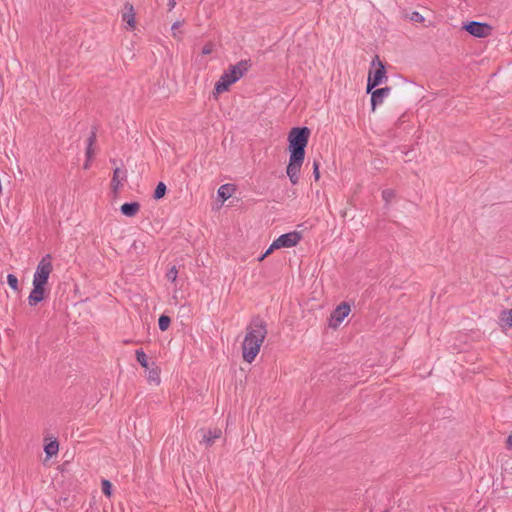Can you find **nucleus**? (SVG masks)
I'll list each match as a JSON object with an SVG mask.
<instances>
[{"mask_svg": "<svg viewBox=\"0 0 512 512\" xmlns=\"http://www.w3.org/2000/svg\"><path fill=\"white\" fill-rule=\"evenodd\" d=\"M351 313V306L347 302H341L331 313L328 319V325L332 329L340 327L342 322Z\"/></svg>", "mask_w": 512, "mask_h": 512, "instance_id": "obj_6", "label": "nucleus"}, {"mask_svg": "<svg viewBox=\"0 0 512 512\" xmlns=\"http://www.w3.org/2000/svg\"><path fill=\"white\" fill-rule=\"evenodd\" d=\"M88 141H89V144H88V147L86 150L87 162L84 165L85 169H88L89 161L92 159L93 154H94V150H93L94 137H90Z\"/></svg>", "mask_w": 512, "mask_h": 512, "instance_id": "obj_19", "label": "nucleus"}, {"mask_svg": "<svg viewBox=\"0 0 512 512\" xmlns=\"http://www.w3.org/2000/svg\"><path fill=\"white\" fill-rule=\"evenodd\" d=\"M311 131L308 127H294L287 136L289 160L286 174L292 184H297L305 159V148L308 145Z\"/></svg>", "mask_w": 512, "mask_h": 512, "instance_id": "obj_1", "label": "nucleus"}, {"mask_svg": "<svg viewBox=\"0 0 512 512\" xmlns=\"http://www.w3.org/2000/svg\"><path fill=\"white\" fill-rule=\"evenodd\" d=\"M265 258H266V257H264V254H263V255H261V256L258 258V261H259V262H262Z\"/></svg>", "mask_w": 512, "mask_h": 512, "instance_id": "obj_34", "label": "nucleus"}, {"mask_svg": "<svg viewBox=\"0 0 512 512\" xmlns=\"http://www.w3.org/2000/svg\"><path fill=\"white\" fill-rule=\"evenodd\" d=\"M387 81L385 65L379 56H375L371 61V67L368 72L367 79V93H370L373 88L383 84Z\"/></svg>", "mask_w": 512, "mask_h": 512, "instance_id": "obj_5", "label": "nucleus"}, {"mask_svg": "<svg viewBox=\"0 0 512 512\" xmlns=\"http://www.w3.org/2000/svg\"><path fill=\"white\" fill-rule=\"evenodd\" d=\"M215 49V45L212 42H207L202 48V55H209L211 54Z\"/></svg>", "mask_w": 512, "mask_h": 512, "instance_id": "obj_27", "label": "nucleus"}, {"mask_svg": "<svg viewBox=\"0 0 512 512\" xmlns=\"http://www.w3.org/2000/svg\"><path fill=\"white\" fill-rule=\"evenodd\" d=\"M409 20L416 23H423L425 21L424 17L417 11H414L409 15Z\"/></svg>", "mask_w": 512, "mask_h": 512, "instance_id": "obj_26", "label": "nucleus"}, {"mask_svg": "<svg viewBox=\"0 0 512 512\" xmlns=\"http://www.w3.org/2000/svg\"><path fill=\"white\" fill-rule=\"evenodd\" d=\"M201 434H202V442L206 446H211L215 442V440H217L221 437L222 430L220 428L201 430Z\"/></svg>", "mask_w": 512, "mask_h": 512, "instance_id": "obj_11", "label": "nucleus"}, {"mask_svg": "<svg viewBox=\"0 0 512 512\" xmlns=\"http://www.w3.org/2000/svg\"><path fill=\"white\" fill-rule=\"evenodd\" d=\"M53 272V258L50 254L43 256L38 262L32 280V290L28 296V304L36 306L49 294L48 280Z\"/></svg>", "mask_w": 512, "mask_h": 512, "instance_id": "obj_2", "label": "nucleus"}, {"mask_svg": "<svg viewBox=\"0 0 512 512\" xmlns=\"http://www.w3.org/2000/svg\"><path fill=\"white\" fill-rule=\"evenodd\" d=\"M101 485H102V492L107 497H111V495H112V483L109 480L104 479V480H102Z\"/></svg>", "mask_w": 512, "mask_h": 512, "instance_id": "obj_23", "label": "nucleus"}, {"mask_svg": "<svg viewBox=\"0 0 512 512\" xmlns=\"http://www.w3.org/2000/svg\"><path fill=\"white\" fill-rule=\"evenodd\" d=\"M170 323L171 319L166 315H161L158 320L159 328L161 331H166L169 328Z\"/></svg>", "mask_w": 512, "mask_h": 512, "instance_id": "obj_20", "label": "nucleus"}, {"mask_svg": "<svg viewBox=\"0 0 512 512\" xmlns=\"http://www.w3.org/2000/svg\"><path fill=\"white\" fill-rule=\"evenodd\" d=\"M123 21L128 25L129 29L133 30L136 27L135 13L132 5H125L122 14Z\"/></svg>", "mask_w": 512, "mask_h": 512, "instance_id": "obj_12", "label": "nucleus"}, {"mask_svg": "<svg viewBox=\"0 0 512 512\" xmlns=\"http://www.w3.org/2000/svg\"><path fill=\"white\" fill-rule=\"evenodd\" d=\"M391 89L389 87L379 88L372 90L371 93V105L372 111H375L378 104H382L384 99L390 94Z\"/></svg>", "mask_w": 512, "mask_h": 512, "instance_id": "obj_9", "label": "nucleus"}, {"mask_svg": "<svg viewBox=\"0 0 512 512\" xmlns=\"http://www.w3.org/2000/svg\"><path fill=\"white\" fill-rule=\"evenodd\" d=\"M165 193H166V185L163 182H159L155 189L154 198L161 199L164 197Z\"/></svg>", "mask_w": 512, "mask_h": 512, "instance_id": "obj_21", "label": "nucleus"}, {"mask_svg": "<svg viewBox=\"0 0 512 512\" xmlns=\"http://www.w3.org/2000/svg\"><path fill=\"white\" fill-rule=\"evenodd\" d=\"M302 239L301 233L298 231H292L283 235H280L275 239V243L279 249L281 248H292L296 246Z\"/></svg>", "mask_w": 512, "mask_h": 512, "instance_id": "obj_8", "label": "nucleus"}, {"mask_svg": "<svg viewBox=\"0 0 512 512\" xmlns=\"http://www.w3.org/2000/svg\"><path fill=\"white\" fill-rule=\"evenodd\" d=\"M121 213L127 217H134L140 211L138 202L124 203L120 207Z\"/></svg>", "mask_w": 512, "mask_h": 512, "instance_id": "obj_13", "label": "nucleus"}, {"mask_svg": "<svg viewBox=\"0 0 512 512\" xmlns=\"http://www.w3.org/2000/svg\"><path fill=\"white\" fill-rule=\"evenodd\" d=\"M178 277V270L175 266L171 267L170 270L166 273V278L175 283Z\"/></svg>", "mask_w": 512, "mask_h": 512, "instance_id": "obj_25", "label": "nucleus"}, {"mask_svg": "<svg viewBox=\"0 0 512 512\" xmlns=\"http://www.w3.org/2000/svg\"><path fill=\"white\" fill-rule=\"evenodd\" d=\"M278 246L276 245L275 241L272 242V244L268 247V249L264 253V257H268L271 255L275 250H278Z\"/></svg>", "mask_w": 512, "mask_h": 512, "instance_id": "obj_28", "label": "nucleus"}, {"mask_svg": "<svg viewBox=\"0 0 512 512\" xmlns=\"http://www.w3.org/2000/svg\"><path fill=\"white\" fill-rule=\"evenodd\" d=\"M125 180L126 172L120 168H115L111 180V188L115 194L118 193Z\"/></svg>", "mask_w": 512, "mask_h": 512, "instance_id": "obj_10", "label": "nucleus"}, {"mask_svg": "<svg viewBox=\"0 0 512 512\" xmlns=\"http://www.w3.org/2000/svg\"><path fill=\"white\" fill-rule=\"evenodd\" d=\"M507 448L512 449V435H509L506 440Z\"/></svg>", "mask_w": 512, "mask_h": 512, "instance_id": "obj_31", "label": "nucleus"}, {"mask_svg": "<svg viewBox=\"0 0 512 512\" xmlns=\"http://www.w3.org/2000/svg\"><path fill=\"white\" fill-rule=\"evenodd\" d=\"M265 258H266V257H264V254H263V255H261V256L258 258V261H259V262H262Z\"/></svg>", "mask_w": 512, "mask_h": 512, "instance_id": "obj_33", "label": "nucleus"}, {"mask_svg": "<svg viewBox=\"0 0 512 512\" xmlns=\"http://www.w3.org/2000/svg\"><path fill=\"white\" fill-rule=\"evenodd\" d=\"M135 354H136V359L139 362V364L143 368L148 369V359H147L145 352L140 349V350H136Z\"/></svg>", "mask_w": 512, "mask_h": 512, "instance_id": "obj_18", "label": "nucleus"}, {"mask_svg": "<svg viewBox=\"0 0 512 512\" xmlns=\"http://www.w3.org/2000/svg\"><path fill=\"white\" fill-rule=\"evenodd\" d=\"M501 325L511 327L512 326V309L502 311L500 315Z\"/></svg>", "mask_w": 512, "mask_h": 512, "instance_id": "obj_17", "label": "nucleus"}, {"mask_svg": "<svg viewBox=\"0 0 512 512\" xmlns=\"http://www.w3.org/2000/svg\"><path fill=\"white\" fill-rule=\"evenodd\" d=\"M160 374H161V370L159 367L154 366V367L150 368L147 373V381L150 384L158 386L161 383Z\"/></svg>", "mask_w": 512, "mask_h": 512, "instance_id": "obj_14", "label": "nucleus"}, {"mask_svg": "<svg viewBox=\"0 0 512 512\" xmlns=\"http://www.w3.org/2000/svg\"><path fill=\"white\" fill-rule=\"evenodd\" d=\"M183 21H176L172 24V27H171V31H172V36L176 39H180V27L183 25Z\"/></svg>", "mask_w": 512, "mask_h": 512, "instance_id": "obj_22", "label": "nucleus"}, {"mask_svg": "<svg viewBox=\"0 0 512 512\" xmlns=\"http://www.w3.org/2000/svg\"><path fill=\"white\" fill-rule=\"evenodd\" d=\"M7 282H8V285L14 290V291H18L19 290V285H18V279L15 275L13 274H9L7 276Z\"/></svg>", "mask_w": 512, "mask_h": 512, "instance_id": "obj_24", "label": "nucleus"}, {"mask_svg": "<svg viewBox=\"0 0 512 512\" xmlns=\"http://www.w3.org/2000/svg\"><path fill=\"white\" fill-rule=\"evenodd\" d=\"M267 336V328L264 321L253 320L245 329L242 341V358L247 363H252L260 352L261 346Z\"/></svg>", "mask_w": 512, "mask_h": 512, "instance_id": "obj_3", "label": "nucleus"}, {"mask_svg": "<svg viewBox=\"0 0 512 512\" xmlns=\"http://www.w3.org/2000/svg\"><path fill=\"white\" fill-rule=\"evenodd\" d=\"M313 174L316 181L320 179V172H319V163L314 162L313 164Z\"/></svg>", "mask_w": 512, "mask_h": 512, "instance_id": "obj_29", "label": "nucleus"}, {"mask_svg": "<svg viewBox=\"0 0 512 512\" xmlns=\"http://www.w3.org/2000/svg\"><path fill=\"white\" fill-rule=\"evenodd\" d=\"M247 69L248 65L246 62H239L224 71L220 79L215 84L214 95H219L228 91L230 86L237 82L244 75Z\"/></svg>", "mask_w": 512, "mask_h": 512, "instance_id": "obj_4", "label": "nucleus"}, {"mask_svg": "<svg viewBox=\"0 0 512 512\" xmlns=\"http://www.w3.org/2000/svg\"><path fill=\"white\" fill-rule=\"evenodd\" d=\"M463 29L477 38H486L492 34L493 28L484 22L471 21L463 25Z\"/></svg>", "mask_w": 512, "mask_h": 512, "instance_id": "obj_7", "label": "nucleus"}, {"mask_svg": "<svg viewBox=\"0 0 512 512\" xmlns=\"http://www.w3.org/2000/svg\"><path fill=\"white\" fill-rule=\"evenodd\" d=\"M234 192V188L232 185L224 184L221 185L218 189V196L223 200L226 201L229 199Z\"/></svg>", "mask_w": 512, "mask_h": 512, "instance_id": "obj_15", "label": "nucleus"}, {"mask_svg": "<svg viewBox=\"0 0 512 512\" xmlns=\"http://www.w3.org/2000/svg\"><path fill=\"white\" fill-rule=\"evenodd\" d=\"M45 454L47 458L56 456L59 452V444L56 440H52L47 443L44 447Z\"/></svg>", "mask_w": 512, "mask_h": 512, "instance_id": "obj_16", "label": "nucleus"}, {"mask_svg": "<svg viewBox=\"0 0 512 512\" xmlns=\"http://www.w3.org/2000/svg\"><path fill=\"white\" fill-rule=\"evenodd\" d=\"M168 5H169L170 9H172V8L175 7L176 1L175 0H170Z\"/></svg>", "mask_w": 512, "mask_h": 512, "instance_id": "obj_32", "label": "nucleus"}, {"mask_svg": "<svg viewBox=\"0 0 512 512\" xmlns=\"http://www.w3.org/2000/svg\"><path fill=\"white\" fill-rule=\"evenodd\" d=\"M392 196H393V192L391 190L383 191V198L385 200H388Z\"/></svg>", "mask_w": 512, "mask_h": 512, "instance_id": "obj_30", "label": "nucleus"}]
</instances>
